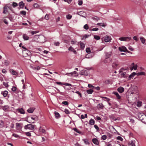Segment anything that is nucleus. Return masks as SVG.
I'll list each match as a JSON object with an SVG mask.
<instances>
[{
	"mask_svg": "<svg viewBox=\"0 0 146 146\" xmlns=\"http://www.w3.org/2000/svg\"><path fill=\"white\" fill-rule=\"evenodd\" d=\"M35 127V126L31 124H27L25 126V129H29L31 130H33Z\"/></svg>",
	"mask_w": 146,
	"mask_h": 146,
	"instance_id": "1",
	"label": "nucleus"
},
{
	"mask_svg": "<svg viewBox=\"0 0 146 146\" xmlns=\"http://www.w3.org/2000/svg\"><path fill=\"white\" fill-rule=\"evenodd\" d=\"M111 39V37L110 36L106 35L103 37V40L106 42H110Z\"/></svg>",
	"mask_w": 146,
	"mask_h": 146,
	"instance_id": "2",
	"label": "nucleus"
},
{
	"mask_svg": "<svg viewBox=\"0 0 146 146\" xmlns=\"http://www.w3.org/2000/svg\"><path fill=\"white\" fill-rule=\"evenodd\" d=\"M9 71L11 74L13 75L18 76L19 77L21 76V75L18 76V72L14 69H11L9 70Z\"/></svg>",
	"mask_w": 146,
	"mask_h": 146,
	"instance_id": "3",
	"label": "nucleus"
},
{
	"mask_svg": "<svg viewBox=\"0 0 146 146\" xmlns=\"http://www.w3.org/2000/svg\"><path fill=\"white\" fill-rule=\"evenodd\" d=\"M119 50L121 52H125L127 51L128 53H129L130 52L128 51L126 48L124 46H121L119 47L118 48Z\"/></svg>",
	"mask_w": 146,
	"mask_h": 146,
	"instance_id": "4",
	"label": "nucleus"
},
{
	"mask_svg": "<svg viewBox=\"0 0 146 146\" xmlns=\"http://www.w3.org/2000/svg\"><path fill=\"white\" fill-rule=\"evenodd\" d=\"M131 39V37H121L119 38V40L122 41H126L130 40Z\"/></svg>",
	"mask_w": 146,
	"mask_h": 146,
	"instance_id": "5",
	"label": "nucleus"
},
{
	"mask_svg": "<svg viewBox=\"0 0 146 146\" xmlns=\"http://www.w3.org/2000/svg\"><path fill=\"white\" fill-rule=\"evenodd\" d=\"M119 62L117 60H115L113 62L112 64V67L114 68H116L119 67Z\"/></svg>",
	"mask_w": 146,
	"mask_h": 146,
	"instance_id": "6",
	"label": "nucleus"
},
{
	"mask_svg": "<svg viewBox=\"0 0 146 146\" xmlns=\"http://www.w3.org/2000/svg\"><path fill=\"white\" fill-rule=\"evenodd\" d=\"M145 115H146L143 113H139L138 114V118L141 121L143 120V118H144V116Z\"/></svg>",
	"mask_w": 146,
	"mask_h": 146,
	"instance_id": "7",
	"label": "nucleus"
},
{
	"mask_svg": "<svg viewBox=\"0 0 146 146\" xmlns=\"http://www.w3.org/2000/svg\"><path fill=\"white\" fill-rule=\"evenodd\" d=\"M135 140H132L129 141L128 145L129 146H135Z\"/></svg>",
	"mask_w": 146,
	"mask_h": 146,
	"instance_id": "8",
	"label": "nucleus"
},
{
	"mask_svg": "<svg viewBox=\"0 0 146 146\" xmlns=\"http://www.w3.org/2000/svg\"><path fill=\"white\" fill-rule=\"evenodd\" d=\"M93 143L96 145H98L99 144V140L96 138H94L92 140Z\"/></svg>",
	"mask_w": 146,
	"mask_h": 146,
	"instance_id": "9",
	"label": "nucleus"
},
{
	"mask_svg": "<svg viewBox=\"0 0 146 146\" xmlns=\"http://www.w3.org/2000/svg\"><path fill=\"white\" fill-rule=\"evenodd\" d=\"M80 74L82 75L87 76L88 74V73L87 71L83 70L80 71Z\"/></svg>",
	"mask_w": 146,
	"mask_h": 146,
	"instance_id": "10",
	"label": "nucleus"
},
{
	"mask_svg": "<svg viewBox=\"0 0 146 146\" xmlns=\"http://www.w3.org/2000/svg\"><path fill=\"white\" fill-rule=\"evenodd\" d=\"M129 76V75L126 72H123L121 74V77L126 78L127 80Z\"/></svg>",
	"mask_w": 146,
	"mask_h": 146,
	"instance_id": "11",
	"label": "nucleus"
},
{
	"mask_svg": "<svg viewBox=\"0 0 146 146\" xmlns=\"http://www.w3.org/2000/svg\"><path fill=\"white\" fill-rule=\"evenodd\" d=\"M17 111L20 113L21 114H24L25 113V112L23 108H18L16 110Z\"/></svg>",
	"mask_w": 146,
	"mask_h": 146,
	"instance_id": "12",
	"label": "nucleus"
},
{
	"mask_svg": "<svg viewBox=\"0 0 146 146\" xmlns=\"http://www.w3.org/2000/svg\"><path fill=\"white\" fill-rule=\"evenodd\" d=\"M68 50L69 51L73 52L75 54H76L77 53L76 50L72 46L68 48Z\"/></svg>",
	"mask_w": 146,
	"mask_h": 146,
	"instance_id": "13",
	"label": "nucleus"
},
{
	"mask_svg": "<svg viewBox=\"0 0 146 146\" xmlns=\"http://www.w3.org/2000/svg\"><path fill=\"white\" fill-rule=\"evenodd\" d=\"M131 66H132V68L131 69V70H132L133 69H134L135 70L137 69V64L135 65L134 63H133L131 64Z\"/></svg>",
	"mask_w": 146,
	"mask_h": 146,
	"instance_id": "14",
	"label": "nucleus"
},
{
	"mask_svg": "<svg viewBox=\"0 0 146 146\" xmlns=\"http://www.w3.org/2000/svg\"><path fill=\"white\" fill-rule=\"evenodd\" d=\"M23 37L24 40H29V37L26 34H23Z\"/></svg>",
	"mask_w": 146,
	"mask_h": 146,
	"instance_id": "15",
	"label": "nucleus"
},
{
	"mask_svg": "<svg viewBox=\"0 0 146 146\" xmlns=\"http://www.w3.org/2000/svg\"><path fill=\"white\" fill-rule=\"evenodd\" d=\"M124 88L122 87H119L117 89V90L118 92L120 93H122L124 91Z\"/></svg>",
	"mask_w": 146,
	"mask_h": 146,
	"instance_id": "16",
	"label": "nucleus"
},
{
	"mask_svg": "<svg viewBox=\"0 0 146 146\" xmlns=\"http://www.w3.org/2000/svg\"><path fill=\"white\" fill-rule=\"evenodd\" d=\"M35 109V108H30L27 110V111L29 113H32Z\"/></svg>",
	"mask_w": 146,
	"mask_h": 146,
	"instance_id": "17",
	"label": "nucleus"
},
{
	"mask_svg": "<svg viewBox=\"0 0 146 146\" xmlns=\"http://www.w3.org/2000/svg\"><path fill=\"white\" fill-rule=\"evenodd\" d=\"M97 25L104 27H105L106 26V23H98L97 24Z\"/></svg>",
	"mask_w": 146,
	"mask_h": 146,
	"instance_id": "18",
	"label": "nucleus"
},
{
	"mask_svg": "<svg viewBox=\"0 0 146 146\" xmlns=\"http://www.w3.org/2000/svg\"><path fill=\"white\" fill-rule=\"evenodd\" d=\"M73 74H75V76H77L78 75V73L76 71H74L73 72H71L70 73H67L66 74V75H68L69 74H71V75H72Z\"/></svg>",
	"mask_w": 146,
	"mask_h": 146,
	"instance_id": "19",
	"label": "nucleus"
},
{
	"mask_svg": "<svg viewBox=\"0 0 146 146\" xmlns=\"http://www.w3.org/2000/svg\"><path fill=\"white\" fill-rule=\"evenodd\" d=\"M111 55V52H106L105 54V56L106 58H109Z\"/></svg>",
	"mask_w": 146,
	"mask_h": 146,
	"instance_id": "20",
	"label": "nucleus"
},
{
	"mask_svg": "<svg viewBox=\"0 0 146 146\" xmlns=\"http://www.w3.org/2000/svg\"><path fill=\"white\" fill-rule=\"evenodd\" d=\"M89 123L91 125H93L95 123V121L92 119H91L89 121Z\"/></svg>",
	"mask_w": 146,
	"mask_h": 146,
	"instance_id": "21",
	"label": "nucleus"
},
{
	"mask_svg": "<svg viewBox=\"0 0 146 146\" xmlns=\"http://www.w3.org/2000/svg\"><path fill=\"white\" fill-rule=\"evenodd\" d=\"M8 92L6 91H5L4 92H2L1 94H3V96L4 97H6L8 94Z\"/></svg>",
	"mask_w": 146,
	"mask_h": 146,
	"instance_id": "22",
	"label": "nucleus"
},
{
	"mask_svg": "<svg viewBox=\"0 0 146 146\" xmlns=\"http://www.w3.org/2000/svg\"><path fill=\"white\" fill-rule=\"evenodd\" d=\"M111 60V59H108V58H106L105 59L104 61V62L105 63H107L110 62Z\"/></svg>",
	"mask_w": 146,
	"mask_h": 146,
	"instance_id": "23",
	"label": "nucleus"
},
{
	"mask_svg": "<svg viewBox=\"0 0 146 146\" xmlns=\"http://www.w3.org/2000/svg\"><path fill=\"white\" fill-rule=\"evenodd\" d=\"M113 93L115 94L117 97V98L118 99H120L121 98L120 96L119 95V94L117 92H114Z\"/></svg>",
	"mask_w": 146,
	"mask_h": 146,
	"instance_id": "24",
	"label": "nucleus"
},
{
	"mask_svg": "<svg viewBox=\"0 0 146 146\" xmlns=\"http://www.w3.org/2000/svg\"><path fill=\"white\" fill-rule=\"evenodd\" d=\"M80 48L82 49H84L85 47V44L82 42H80Z\"/></svg>",
	"mask_w": 146,
	"mask_h": 146,
	"instance_id": "25",
	"label": "nucleus"
},
{
	"mask_svg": "<svg viewBox=\"0 0 146 146\" xmlns=\"http://www.w3.org/2000/svg\"><path fill=\"white\" fill-rule=\"evenodd\" d=\"M24 5V3L23 1L20 2L19 3V6L21 8H23V7Z\"/></svg>",
	"mask_w": 146,
	"mask_h": 146,
	"instance_id": "26",
	"label": "nucleus"
},
{
	"mask_svg": "<svg viewBox=\"0 0 146 146\" xmlns=\"http://www.w3.org/2000/svg\"><path fill=\"white\" fill-rule=\"evenodd\" d=\"M55 117L56 118H58L60 117V114L57 112L55 111L54 112Z\"/></svg>",
	"mask_w": 146,
	"mask_h": 146,
	"instance_id": "27",
	"label": "nucleus"
},
{
	"mask_svg": "<svg viewBox=\"0 0 146 146\" xmlns=\"http://www.w3.org/2000/svg\"><path fill=\"white\" fill-rule=\"evenodd\" d=\"M140 40L141 41L142 43L143 44H145L146 43H145V39L143 37H141L140 38Z\"/></svg>",
	"mask_w": 146,
	"mask_h": 146,
	"instance_id": "28",
	"label": "nucleus"
},
{
	"mask_svg": "<svg viewBox=\"0 0 146 146\" xmlns=\"http://www.w3.org/2000/svg\"><path fill=\"white\" fill-rule=\"evenodd\" d=\"M93 92V90L91 89L88 90H86L87 93L88 94H92Z\"/></svg>",
	"mask_w": 146,
	"mask_h": 146,
	"instance_id": "29",
	"label": "nucleus"
},
{
	"mask_svg": "<svg viewBox=\"0 0 146 146\" xmlns=\"http://www.w3.org/2000/svg\"><path fill=\"white\" fill-rule=\"evenodd\" d=\"M4 10L3 11V13H6L7 12V7L6 6H4L3 7Z\"/></svg>",
	"mask_w": 146,
	"mask_h": 146,
	"instance_id": "30",
	"label": "nucleus"
},
{
	"mask_svg": "<svg viewBox=\"0 0 146 146\" xmlns=\"http://www.w3.org/2000/svg\"><path fill=\"white\" fill-rule=\"evenodd\" d=\"M22 47L24 49V50H23V54H24V53L25 52H28V53H29V50H28L26 49V48L24 46H22Z\"/></svg>",
	"mask_w": 146,
	"mask_h": 146,
	"instance_id": "31",
	"label": "nucleus"
},
{
	"mask_svg": "<svg viewBox=\"0 0 146 146\" xmlns=\"http://www.w3.org/2000/svg\"><path fill=\"white\" fill-rule=\"evenodd\" d=\"M137 76H141V75H145V73L144 72H138L137 74Z\"/></svg>",
	"mask_w": 146,
	"mask_h": 146,
	"instance_id": "32",
	"label": "nucleus"
},
{
	"mask_svg": "<svg viewBox=\"0 0 146 146\" xmlns=\"http://www.w3.org/2000/svg\"><path fill=\"white\" fill-rule=\"evenodd\" d=\"M14 124L13 123H11L10 125V128H9V131H10L12 129H13L14 127Z\"/></svg>",
	"mask_w": 146,
	"mask_h": 146,
	"instance_id": "33",
	"label": "nucleus"
},
{
	"mask_svg": "<svg viewBox=\"0 0 146 146\" xmlns=\"http://www.w3.org/2000/svg\"><path fill=\"white\" fill-rule=\"evenodd\" d=\"M39 131L43 133H45L46 132L45 129H43L41 127H40L39 129Z\"/></svg>",
	"mask_w": 146,
	"mask_h": 146,
	"instance_id": "34",
	"label": "nucleus"
},
{
	"mask_svg": "<svg viewBox=\"0 0 146 146\" xmlns=\"http://www.w3.org/2000/svg\"><path fill=\"white\" fill-rule=\"evenodd\" d=\"M31 118L33 120L37 121L38 120V117L36 116H34L31 117Z\"/></svg>",
	"mask_w": 146,
	"mask_h": 146,
	"instance_id": "35",
	"label": "nucleus"
},
{
	"mask_svg": "<svg viewBox=\"0 0 146 146\" xmlns=\"http://www.w3.org/2000/svg\"><path fill=\"white\" fill-rule=\"evenodd\" d=\"M134 76V75L133 74H130L128 76L127 80H130Z\"/></svg>",
	"mask_w": 146,
	"mask_h": 146,
	"instance_id": "36",
	"label": "nucleus"
},
{
	"mask_svg": "<svg viewBox=\"0 0 146 146\" xmlns=\"http://www.w3.org/2000/svg\"><path fill=\"white\" fill-rule=\"evenodd\" d=\"M82 141H83L86 144V145H88L89 143L88 142V140L87 139H82Z\"/></svg>",
	"mask_w": 146,
	"mask_h": 146,
	"instance_id": "37",
	"label": "nucleus"
},
{
	"mask_svg": "<svg viewBox=\"0 0 146 146\" xmlns=\"http://www.w3.org/2000/svg\"><path fill=\"white\" fill-rule=\"evenodd\" d=\"M107 138V136L106 135H104L102 136L101 137L102 139L104 140H105Z\"/></svg>",
	"mask_w": 146,
	"mask_h": 146,
	"instance_id": "38",
	"label": "nucleus"
},
{
	"mask_svg": "<svg viewBox=\"0 0 146 146\" xmlns=\"http://www.w3.org/2000/svg\"><path fill=\"white\" fill-rule=\"evenodd\" d=\"M144 116V117L141 121L142 122L146 124V115Z\"/></svg>",
	"mask_w": 146,
	"mask_h": 146,
	"instance_id": "39",
	"label": "nucleus"
},
{
	"mask_svg": "<svg viewBox=\"0 0 146 146\" xmlns=\"http://www.w3.org/2000/svg\"><path fill=\"white\" fill-rule=\"evenodd\" d=\"M4 123L2 120H0V127H2L4 126Z\"/></svg>",
	"mask_w": 146,
	"mask_h": 146,
	"instance_id": "40",
	"label": "nucleus"
},
{
	"mask_svg": "<svg viewBox=\"0 0 146 146\" xmlns=\"http://www.w3.org/2000/svg\"><path fill=\"white\" fill-rule=\"evenodd\" d=\"M111 83V81L110 80H107L104 82V83L105 84H110Z\"/></svg>",
	"mask_w": 146,
	"mask_h": 146,
	"instance_id": "41",
	"label": "nucleus"
},
{
	"mask_svg": "<svg viewBox=\"0 0 146 146\" xmlns=\"http://www.w3.org/2000/svg\"><path fill=\"white\" fill-rule=\"evenodd\" d=\"M8 82L6 83L5 82H3V85L5 86L6 87H8L9 86L8 84Z\"/></svg>",
	"mask_w": 146,
	"mask_h": 146,
	"instance_id": "42",
	"label": "nucleus"
},
{
	"mask_svg": "<svg viewBox=\"0 0 146 146\" xmlns=\"http://www.w3.org/2000/svg\"><path fill=\"white\" fill-rule=\"evenodd\" d=\"M142 102L141 101H138L137 103V106L138 107H141L142 105Z\"/></svg>",
	"mask_w": 146,
	"mask_h": 146,
	"instance_id": "43",
	"label": "nucleus"
},
{
	"mask_svg": "<svg viewBox=\"0 0 146 146\" xmlns=\"http://www.w3.org/2000/svg\"><path fill=\"white\" fill-rule=\"evenodd\" d=\"M94 38L95 39L97 40H99L100 39V37L98 35H94Z\"/></svg>",
	"mask_w": 146,
	"mask_h": 146,
	"instance_id": "44",
	"label": "nucleus"
},
{
	"mask_svg": "<svg viewBox=\"0 0 146 146\" xmlns=\"http://www.w3.org/2000/svg\"><path fill=\"white\" fill-rule=\"evenodd\" d=\"M72 17V16L70 14L67 15L66 16V18L68 19H70Z\"/></svg>",
	"mask_w": 146,
	"mask_h": 146,
	"instance_id": "45",
	"label": "nucleus"
},
{
	"mask_svg": "<svg viewBox=\"0 0 146 146\" xmlns=\"http://www.w3.org/2000/svg\"><path fill=\"white\" fill-rule=\"evenodd\" d=\"M4 64L6 66H7L9 63V62L7 60H5L4 62Z\"/></svg>",
	"mask_w": 146,
	"mask_h": 146,
	"instance_id": "46",
	"label": "nucleus"
},
{
	"mask_svg": "<svg viewBox=\"0 0 146 146\" xmlns=\"http://www.w3.org/2000/svg\"><path fill=\"white\" fill-rule=\"evenodd\" d=\"M34 7L36 8H38L40 7L39 5L37 3H35L34 4Z\"/></svg>",
	"mask_w": 146,
	"mask_h": 146,
	"instance_id": "47",
	"label": "nucleus"
},
{
	"mask_svg": "<svg viewBox=\"0 0 146 146\" xmlns=\"http://www.w3.org/2000/svg\"><path fill=\"white\" fill-rule=\"evenodd\" d=\"M91 54L90 53H89L86 55V58H90L92 57V56H91Z\"/></svg>",
	"mask_w": 146,
	"mask_h": 146,
	"instance_id": "48",
	"label": "nucleus"
},
{
	"mask_svg": "<svg viewBox=\"0 0 146 146\" xmlns=\"http://www.w3.org/2000/svg\"><path fill=\"white\" fill-rule=\"evenodd\" d=\"M9 108V107L8 106H4L3 107V109L5 111L7 110Z\"/></svg>",
	"mask_w": 146,
	"mask_h": 146,
	"instance_id": "49",
	"label": "nucleus"
},
{
	"mask_svg": "<svg viewBox=\"0 0 146 146\" xmlns=\"http://www.w3.org/2000/svg\"><path fill=\"white\" fill-rule=\"evenodd\" d=\"M88 87L89 88H91L92 89H94V88H95V86H93L92 84H88Z\"/></svg>",
	"mask_w": 146,
	"mask_h": 146,
	"instance_id": "50",
	"label": "nucleus"
},
{
	"mask_svg": "<svg viewBox=\"0 0 146 146\" xmlns=\"http://www.w3.org/2000/svg\"><path fill=\"white\" fill-rule=\"evenodd\" d=\"M11 90L12 91L15 92L17 90V88L15 86H13L12 88H11Z\"/></svg>",
	"mask_w": 146,
	"mask_h": 146,
	"instance_id": "51",
	"label": "nucleus"
},
{
	"mask_svg": "<svg viewBox=\"0 0 146 146\" xmlns=\"http://www.w3.org/2000/svg\"><path fill=\"white\" fill-rule=\"evenodd\" d=\"M84 28L86 30H88L89 29V27L87 24H86L84 26Z\"/></svg>",
	"mask_w": 146,
	"mask_h": 146,
	"instance_id": "52",
	"label": "nucleus"
},
{
	"mask_svg": "<svg viewBox=\"0 0 146 146\" xmlns=\"http://www.w3.org/2000/svg\"><path fill=\"white\" fill-rule=\"evenodd\" d=\"M18 5L15 2H13V7H15Z\"/></svg>",
	"mask_w": 146,
	"mask_h": 146,
	"instance_id": "53",
	"label": "nucleus"
},
{
	"mask_svg": "<svg viewBox=\"0 0 146 146\" xmlns=\"http://www.w3.org/2000/svg\"><path fill=\"white\" fill-rule=\"evenodd\" d=\"M39 32V31H32L31 32V33L32 35H33L34 34H36Z\"/></svg>",
	"mask_w": 146,
	"mask_h": 146,
	"instance_id": "54",
	"label": "nucleus"
},
{
	"mask_svg": "<svg viewBox=\"0 0 146 146\" xmlns=\"http://www.w3.org/2000/svg\"><path fill=\"white\" fill-rule=\"evenodd\" d=\"M94 118L95 119L97 120H101V118L98 116H96V117H95Z\"/></svg>",
	"mask_w": 146,
	"mask_h": 146,
	"instance_id": "55",
	"label": "nucleus"
},
{
	"mask_svg": "<svg viewBox=\"0 0 146 146\" xmlns=\"http://www.w3.org/2000/svg\"><path fill=\"white\" fill-rule=\"evenodd\" d=\"M20 13L25 15H26V12L24 11H20Z\"/></svg>",
	"mask_w": 146,
	"mask_h": 146,
	"instance_id": "56",
	"label": "nucleus"
},
{
	"mask_svg": "<svg viewBox=\"0 0 146 146\" xmlns=\"http://www.w3.org/2000/svg\"><path fill=\"white\" fill-rule=\"evenodd\" d=\"M102 98L106 99V100H104L107 101L108 102H109L110 100V99L106 97H102Z\"/></svg>",
	"mask_w": 146,
	"mask_h": 146,
	"instance_id": "57",
	"label": "nucleus"
},
{
	"mask_svg": "<svg viewBox=\"0 0 146 146\" xmlns=\"http://www.w3.org/2000/svg\"><path fill=\"white\" fill-rule=\"evenodd\" d=\"M63 85H65V86H72V85L68 83H66L63 84Z\"/></svg>",
	"mask_w": 146,
	"mask_h": 146,
	"instance_id": "58",
	"label": "nucleus"
},
{
	"mask_svg": "<svg viewBox=\"0 0 146 146\" xmlns=\"http://www.w3.org/2000/svg\"><path fill=\"white\" fill-rule=\"evenodd\" d=\"M64 112L66 114H69L70 113V111H69L67 109H65L64 110Z\"/></svg>",
	"mask_w": 146,
	"mask_h": 146,
	"instance_id": "59",
	"label": "nucleus"
},
{
	"mask_svg": "<svg viewBox=\"0 0 146 146\" xmlns=\"http://www.w3.org/2000/svg\"><path fill=\"white\" fill-rule=\"evenodd\" d=\"M86 52L87 53H90V50L89 48H87L86 49Z\"/></svg>",
	"mask_w": 146,
	"mask_h": 146,
	"instance_id": "60",
	"label": "nucleus"
},
{
	"mask_svg": "<svg viewBox=\"0 0 146 146\" xmlns=\"http://www.w3.org/2000/svg\"><path fill=\"white\" fill-rule=\"evenodd\" d=\"M94 128L96 129L97 131H98L99 130V128L98 125H94Z\"/></svg>",
	"mask_w": 146,
	"mask_h": 146,
	"instance_id": "61",
	"label": "nucleus"
},
{
	"mask_svg": "<svg viewBox=\"0 0 146 146\" xmlns=\"http://www.w3.org/2000/svg\"><path fill=\"white\" fill-rule=\"evenodd\" d=\"M62 103L64 105H68V102L66 101H64Z\"/></svg>",
	"mask_w": 146,
	"mask_h": 146,
	"instance_id": "62",
	"label": "nucleus"
},
{
	"mask_svg": "<svg viewBox=\"0 0 146 146\" xmlns=\"http://www.w3.org/2000/svg\"><path fill=\"white\" fill-rule=\"evenodd\" d=\"M12 135L16 138H18L19 137V135L16 133H13Z\"/></svg>",
	"mask_w": 146,
	"mask_h": 146,
	"instance_id": "63",
	"label": "nucleus"
},
{
	"mask_svg": "<svg viewBox=\"0 0 146 146\" xmlns=\"http://www.w3.org/2000/svg\"><path fill=\"white\" fill-rule=\"evenodd\" d=\"M117 139L118 140H120L121 141H122L123 139L121 136H118L117 137Z\"/></svg>",
	"mask_w": 146,
	"mask_h": 146,
	"instance_id": "64",
	"label": "nucleus"
}]
</instances>
